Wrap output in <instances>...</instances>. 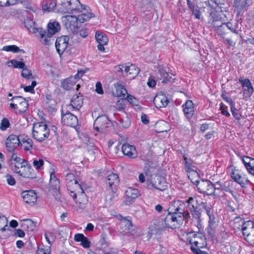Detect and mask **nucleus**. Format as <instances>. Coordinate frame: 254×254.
<instances>
[{
	"instance_id": "nucleus-35",
	"label": "nucleus",
	"mask_w": 254,
	"mask_h": 254,
	"mask_svg": "<svg viewBox=\"0 0 254 254\" xmlns=\"http://www.w3.org/2000/svg\"><path fill=\"white\" fill-rule=\"evenodd\" d=\"M115 91L113 94L114 96L118 97H125L127 94V90L125 86L120 84H115Z\"/></svg>"
},
{
	"instance_id": "nucleus-26",
	"label": "nucleus",
	"mask_w": 254,
	"mask_h": 254,
	"mask_svg": "<svg viewBox=\"0 0 254 254\" xmlns=\"http://www.w3.org/2000/svg\"><path fill=\"white\" fill-rule=\"evenodd\" d=\"M158 71L160 75V79H162V82L167 83L173 82L174 79L172 76H174L172 73L169 72L166 69L162 66L158 67Z\"/></svg>"
},
{
	"instance_id": "nucleus-48",
	"label": "nucleus",
	"mask_w": 254,
	"mask_h": 254,
	"mask_svg": "<svg viewBox=\"0 0 254 254\" xmlns=\"http://www.w3.org/2000/svg\"><path fill=\"white\" fill-rule=\"evenodd\" d=\"M28 101L24 98L23 101H21L20 104L18 107V110L19 112L24 113L26 111L28 107Z\"/></svg>"
},
{
	"instance_id": "nucleus-54",
	"label": "nucleus",
	"mask_w": 254,
	"mask_h": 254,
	"mask_svg": "<svg viewBox=\"0 0 254 254\" xmlns=\"http://www.w3.org/2000/svg\"><path fill=\"white\" fill-rule=\"evenodd\" d=\"M231 111L233 116L237 120H240L241 119V114L238 111L235 107V105L230 107Z\"/></svg>"
},
{
	"instance_id": "nucleus-24",
	"label": "nucleus",
	"mask_w": 254,
	"mask_h": 254,
	"mask_svg": "<svg viewBox=\"0 0 254 254\" xmlns=\"http://www.w3.org/2000/svg\"><path fill=\"white\" fill-rule=\"evenodd\" d=\"M123 154L129 158H135L137 154L135 147L128 144H124L122 147Z\"/></svg>"
},
{
	"instance_id": "nucleus-5",
	"label": "nucleus",
	"mask_w": 254,
	"mask_h": 254,
	"mask_svg": "<svg viewBox=\"0 0 254 254\" xmlns=\"http://www.w3.org/2000/svg\"><path fill=\"white\" fill-rule=\"evenodd\" d=\"M244 239L251 246H254V222L252 220L242 222L241 229Z\"/></svg>"
},
{
	"instance_id": "nucleus-46",
	"label": "nucleus",
	"mask_w": 254,
	"mask_h": 254,
	"mask_svg": "<svg viewBox=\"0 0 254 254\" xmlns=\"http://www.w3.org/2000/svg\"><path fill=\"white\" fill-rule=\"evenodd\" d=\"M6 64L8 66H10L11 65L13 66L14 68H20L22 69L25 66V64L20 61H17L15 60H11L10 61H8L6 62Z\"/></svg>"
},
{
	"instance_id": "nucleus-19",
	"label": "nucleus",
	"mask_w": 254,
	"mask_h": 254,
	"mask_svg": "<svg viewBox=\"0 0 254 254\" xmlns=\"http://www.w3.org/2000/svg\"><path fill=\"white\" fill-rule=\"evenodd\" d=\"M139 73V69L134 64H131L125 67V73L124 76L128 80L134 79Z\"/></svg>"
},
{
	"instance_id": "nucleus-6",
	"label": "nucleus",
	"mask_w": 254,
	"mask_h": 254,
	"mask_svg": "<svg viewBox=\"0 0 254 254\" xmlns=\"http://www.w3.org/2000/svg\"><path fill=\"white\" fill-rule=\"evenodd\" d=\"M81 4L79 0H61L59 10L61 12L72 14L78 11Z\"/></svg>"
},
{
	"instance_id": "nucleus-51",
	"label": "nucleus",
	"mask_w": 254,
	"mask_h": 254,
	"mask_svg": "<svg viewBox=\"0 0 254 254\" xmlns=\"http://www.w3.org/2000/svg\"><path fill=\"white\" fill-rule=\"evenodd\" d=\"M200 206H201L205 210L207 215L212 212V206L210 203L203 202L201 200Z\"/></svg>"
},
{
	"instance_id": "nucleus-47",
	"label": "nucleus",
	"mask_w": 254,
	"mask_h": 254,
	"mask_svg": "<svg viewBox=\"0 0 254 254\" xmlns=\"http://www.w3.org/2000/svg\"><path fill=\"white\" fill-rule=\"evenodd\" d=\"M8 220L3 215L0 213V230L4 232L5 227L7 226Z\"/></svg>"
},
{
	"instance_id": "nucleus-27",
	"label": "nucleus",
	"mask_w": 254,
	"mask_h": 254,
	"mask_svg": "<svg viewBox=\"0 0 254 254\" xmlns=\"http://www.w3.org/2000/svg\"><path fill=\"white\" fill-rule=\"evenodd\" d=\"M185 117L191 119L194 114V104L191 100H187L185 104L182 105Z\"/></svg>"
},
{
	"instance_id": "nucleus-2",
	"label": "nucleus",
	"mask_w": 254,
	"mask_h": 254,
	"mask_svg": "<svg viewBox=\"0 0 254 254\" xmlns=\"http://www.w3.org/2000/svg\"><path fill=\"white\" fill-rule=\"evenodd\" d=\"M184 219V215L182 212H174L169 213L166 215L164 220H159V227L160 229L165 227H168L172 229H175L179 227L183 223Z\"/></svg>"
},
{
	"instance_id": "nucleus-1",
	"label": "nucleus",
	"mask_w": 254,
	"mask_h": 254,
	"mask_svg": "<svg viewBox=\"0 0 254 254\" xmlns=\"http://www.w3.org/2000/svg\"><path fill=\"white\" fill-rule=\"evenodd\" d=\"M187 243L190 245V248L194 254H205L206 253L200 250L207 246L205 236L201 233L190 232L187 235Z\"/></svg>"
},
{
	"instance_id": "nucleus-8",
	"label": "nucleus",
	"mask_w": 254,
	"mask_h": 254,
	"mask_svg": "<svg viewBox=\"0 0 254 254\" xmlns=\"http://www.w3.org/2000/svg\"><path fill=\"white\" fill-rule=\"evenodd\" d=\"M119 177L116 174L112 173L108 176L107 183L108 184L109 187L111 189V194H107L105 199L106 200H112L113 197H115L116 196L115 191L114 190L116 189V187L119 184Z\"/></svg>"
},
{
	"instance_id": "nucleus-16",
	"label": "nucleus",
	"mask_w": 254,
	"mask_h": 254,
	"mask_svg": "<svg viewBox=\"0 0 254 254\" xmlns=\"http://www.w3.org/2000/svg\"><path fill=\"white\" fill-rule=\"evenodd\" d=\"M62 121L64 125L71 127H75L78 124L77 118L69 112L62 115Z\"/></svg>"
},
{
	"instance_id": "nucleus-32",
	"label": "nucleus",
	"mask_w": 254,
	"mask_h": 254,
	"mask_svg": "<svg viewBox=\"0 0 254 254\" xmlns=\"http://www.w3.org/2000/svg\"><path fill=\"white\" fill-rule=\"evenodd\" d=\"M40 31L38 32L37 33L40 34V41L46 45H49L51 44L52 43V36L53 35H51L49 33L47 34L46 31L44 30L42 28L40 29Z\"/></svg>"
},
{
	"instance_id": "nucleus-33",
	"label": "nucleus",
	"mask_w": 254,
	"mask_h": 254,
	"mask_svg": "<svg viewBox=\"0 0 254 254\" xmlns=\"http://www.w3.org/2000/svg\"><path fill=\"white\" fill-rule=\"evenodd\" d=\"M187 1L188 7L192 12V14L196 19H200L201 18V12L199 7L190 0H187Z\"/></svg>"
},
{
	"instance_id": "nucleus-10",
	"label": "nucleus",
	"mask_w": 254,
	"mask_h": 254,
	"mask_svg": "<svg viewBox=\"0 0 254 254\" xmlns=\"http://www.w3.org/2000/svg\"><path fill=\"white\" fill-rule=\"evenodd\" d=\"M231 177L236 182L238 183L242 187H245L249 182V180L245 175H243L240 171L234 166L229 168Z\"/></svg>"
},
{
	"instance_id": "nucleus-62",
	"label": "nucleus",
	"mask_w": 254,
	"mask_h": 254,
	"mask_svg": "<svg viewBox=\"0 0 254 254\" xmlns=\"http://www.w3.org/2000/svg\"><path fill=\"white\" fill-rule=\"evenodd\" d=\"M209 217V226L211 228L214 227L215 225V217L213 214V212L207 215Z\"/></svg>"
},
{
	"instance_id": "nucleus-31",
	"label": "nucleus",
	"mask_w": 254,
	"mask_h": 254,
	"mask_svg": "<svg viewBox=\"0 0 254 254\" xmlns=\"http://www.w3.org/2000/svg\"><path fill=\"white\" fill-rule=\"evenodd\" d=\"M74 240L75 242H80L81 245L84 248H88L90 247V241L82 234H76L74 235Z\"/></svg>"
},
{
	"instance_id": "nucleus-61",
	"label": "nucleus",
	"mask_w": 254,
	"mask_h": 254,
	"mask_svg": "<svg viewBox=\"0 0 254 254\" xmlns=\"http://www.w3.org/2000/svg\"><path fill=\"white\" fill-rule=\"evenodd\" d=\"M5 178L7 183L10 186H14L16 184L15 179L10 175L7 174L5 175Z\"/></svg>"
},
{
	"instance_id": "nucleus-22",
	"label": "nucleus",
	"mask_w": 254,
	"mask_h": 254,
	"mask_svg": "<svg viewBox=\"0 0 254 254\" xmlns=\"http://www.w3.org/2000/svg\"><path fill=\"white\" fill-rule=\"evenodd\" d=\"M153 102L158 108L165 107L169 103V100L165 94H158L154 98Z\"/></svg>"
},
{
	"instance_id": "nucleus-18",
	"label": "nucleus",
	"mask_w": 254,
	"mask_h": 254,
	"mask_svg": "<svg viewBox=\"0 0 254 254\" xmlns=\"http://www.w3.org/2000/svg\"><path fill=\"white\" fill-rule=\"evenodd\" d=\"M111 124V123L108 117L105 116H99L95 121L94 127L95 128L99 131L106 127H108Z\"/></svg>"
},
{
	"instance_id": "nucleus-43",
	"label": "nucleus",
	"mask_w": 254,
	"mask_h": 254,
	"mask_svg": "<svg viewBox=\"0 0 254 254\" xmlns=\"http://www.w3.org/2000/svg\"><path fill=\"white\" fill-rule=\"evenodd\" d=\"M235 7L239 13L245 10L247 5V0H235L234 2Z\"/></svg>"
},
{
	"instance_id": "nucleus-45",
	"label": "nucleus",
	"mask_w": 254,
	"mask_h": 254,
	"mask_svg": "<svg viewBox=\"0 0 254 254\" xmlns=\"http://www.w3.org/2000/svg\"><path fill=\"white\" fill-rule=\"evenodd\" d=\"M2 50L6 52H11L13 53H17L18 52H22L24 53L25 52L23 50L19 49L18 47L16 45H7L3 47Z\"/></svg>"
},
{
	"instance_id": "nucleus-39",
	"label": "nucleus",
	"mask_w": 254,
	"mask_h": 254,
	"mask_svg": "<svg viewBox=\"0 0 254 254\" xmlns=\"http://www.w3.org/2000/svg\"><path fill=\"white\" fill-rule=\"evenodd\" d=\"M25 26L29 30L30 32L33 33H37L38 32L40 31L41 28H37L34 26V21L30 18H26L24 20Z\"/></svg>"
},
{
	"instance_id": "nucleus-11",
	"label": "nucleus",
	"mask_w": 254,
	"mask_h": 254,
	"mask_svg": "<svg viewBox=\"0 0 254 254\" xmlns=\"http://www.w3.org/2000/svg\"><path fill=\"white\" fill-rule=\"evenodd\" d=\"M150 184L154 189L160 191L165 190L168 187L165 179L158 175L152 176Z\"/></svg>"
},
{
	"instance_id": "nucleus-49",
	"label": "nucleus",
	"mask_w": 254,
	"mask_h": 254,
	"mask_svg": "<svg viewBox=\"0 0 254 254\" xmlns=\"http://www.w3.org/2000/svg\"><path fill=\"white\" fill-rule=\"evenodd\" d=\"M45 238L49 244H52L55 239V234L51 231H47L45 233Z\"/></svg>"
},
{
	"instance_id": "nucleus-13",
	"label": "nucleus",
	"mask_w": 254,
	"mask_h": 254,
	"mask_svg": "<svg viewBox=\"0 0 254 254\" xmlns=\"http://www.w3.org/2000/svg\"><path fill=\"white\" fill-rule=\"evenodd\" d=\"M239 82L242 84L244 98L245 99L250 98L254 91V87L251 81L248 78H240Z\"/></svg>"
},
{
	"instance_id": "nucleus-30",
	"label": "nucleus",
	"mask_w": 254,
	"mask_h": 254,
	"mask_svg": "<svg viewBox=\"0 0 254 254\" xmlns=\"http://www.w3.org/2000/svg\"><path fill=\"white\" fill-rule=\"evenodd\" d=\"M83 104L82 97L79 93L72 96L70 102V106L74 110H78L82 107Z\"/></svg>"
},
{
	"instance_id": "nucleus-58",
	"label": "nucleus",
	"mask_w": 254,
	"mask_h": 254,
	"mask_svg": "<svg viewBox=\"0 0 254 254\" xmlns=\"http://www.w3.org/2000/svg\"><path fill=\"white\" fill-rule=\"evenodd\" d=\"M126 100L133 106H137L138 105V101L137 99L132 95H127Z\"/></svg>"
},
{
	"instance_id": "nucleus-42",
	"label": "nucleus",
	"mask_w": 254,
	"mask_h": 254,
	"mask_svg": "<svg viewBox=\"0 0 254 254\" xmlns=\"http://www.w3.org/2000/svg\"><path fill=\"white\" fill-rule=\"evenodd\" d=\"M74 77L67 78L62 82V87L65 90H69L73 88L75 83Z\"/></svg>"
},
{
	"instance_id": "nucleus-57",
	"label": "nucleus",
	"mask_w": 254,
	"mask_h": 254,
	"mask_svg": "<svg viewBox=\"0 0 254 254\" xmlns=\"http://www.w3.org/2000/svg\"><path fill=\"white\" fill-rule=\"evenodd\" d=\"M36 85V82L35 81H33L32 82L31 85L26 86H22L21 87L23 88L25 92L33 93V92H34V88Z\"/></svg>"
},
{
	"instance_id": "nucleus-59",
	"label": "nucleus",
	"mask_w": 254,
	"mask_h": 254,
	"mask_svg": "<svg viewBox=\"0 0 254 254\" xmlns=\"http://www.w3.org/2000/svg\"><path fill=\"white\" fill-rule=\"evenodd\" d=\"M116 108L119 111H122L125 109V101L124 100H118L116 104Z\"/></svg>"
},
{
	"instance_id": "nucleus-9",
	"label": "nucleus",
	"mask_w": 254,
	"mask_h": 254,
	"mask_svg": "<svg viewBox=\"0 0 254 254\" xmlns=\"http://www.w3.org/2000/svg\"><path fill=\"white\" fill-rule=\"evenodd\" d=\"M78 10V11L73 12L72 14L76 15L79 23H83L88 21L93 16L90 9L86 5L81 4Z\"/></svg>"
},
{
	"instance_id": "nucleus-4",
	"label": "nucleus",
	"mask_w": 254,
	"mask_h": 254,
	"mask_svg": "<svg viewBox=\"0 0 254 254\" xmlns=\"http://www.w3.org/2000/svg\"><path fill=\"white\" fill-rule=\"evenodd\" d=\"M201 200V197L198 195L190 197L187 200L188 206L190 207L192 217L197 222L200 220L201 216L200 208L199 207H200Z\"/></svg>"
},
{
	"instance_id": "nucleus-52",
	"label": "nucleus",
	"mask_w": 254,
	"mask_h": 254,
	"mask_svg": "<svg viewBox=\"0 0 254 254\" xmlns=\"http://www.w3.org/2000/svg\"><path fill=\"white\" fill-rule=\"evenodd\" d=\"M10 126V123L8 120L6 118H3L0 124V130L4 131L5 130Z\"/></svg>"
},
{
	"instance_id": "nucleus-12",
	"label": "nucleus",
	"mask_w": 254,
	"mask_h": 254,
	"mask_svg": "<svg viewBox=\"0 0 254 254\" xmlns=\"http://www.w3.org/2000/svg\"><path fill=\"white\" fill-rule=\"evenodd\" d=\"M20 140L18 136L15 134L9 135L5 140L6 150L11 153H13L15 149L20 145Z\"/></svg>"
},
{
	"instance_id": "nucleus-64",
	"label": "nucleus",
	"mask_w": 254,
	"mask_h": 254,
	"mask_svg": "<svg viewBox=\"0 0 254 254\" xmlns=\"http://www.w3.org/2000/svg\"><path fill=\"white\" fill-rule=\"evenodd\" d=\"M95 91L99 94H103L104 93L102 84L100 82L98 81L95 85Z\"/></svg>"
},
{
	"instance_id": "nucleus-17",
	"label": "nucleus",
	"mask_w": 254,
	"mask_h": 254,
	"mask_svg": "<svg viewBox=\"0 0 254 254\" xmlns=\"http://www.w3.org/2000/svg\"><path fill=\"white\" fill-rule=\"evenodd\" d=\"M23 201L27 204L34 205L37 200L36 193L33 190L23 191L21 193Z\"/></svg>"
},
{
	"instance_id": "nucleus-40",
	"label": "nucleus",
	"mask_w": 254,
	"mask_h": 254,
	"mask_svg": "<svg viewBox=\"0 0 254 254\" xmlns=\"http://www.w3.org/2000/svg\"><path fill=\"white\" fill-rule=\"evenodd\" d=\"M20 144L23 149L26 151L30 150L33 148L32 140L27 136L21 139Z\"/></svg>"
},
{
	"instance_id": "nucleus-55",
	"label": "nucleus",
	"mask_w": 254,
	"mask_h": 254,
	"mask_svg": "<svg viewBox=\"0 0 254 254\" xmlns=\"http://www.w3.org/2000/svg\"><path fill=\"white\" fill-rule=\"evenodd\" d=\"M21 75L27 79H33V76L32 74V73L30 70L24 67L22 68V71L21 72Z\"/></svg>"
},
{
	"instance_id": "nucleus-21",
	"label": "nucleus",
	"mask_w": 254,
	"mask_h": 254,
	"mask_svg": "<svg viewBox=\"0 0 254 254\" xmlns=\"http://www.w3.org/2000/svg\"><path fill=\"white\" fill-rule=\"evenodd\" d=\"M49 185L50 186V190L52 191L54 195H57L60 189V181L56 178L54 171L50 173Z\"/></svg>"
},
{
	"instance_id": "nucleus-53",
	"label": "nucleus",
	"mask_w": 254,
	"mask_h": 254,
	"mask_svg": "<svg viewBox=\"0 0 254 254\" xmlns=\"http://www.w3.org/2000/svg\"><path fill=\"white\" fill-rule=\"evenodd\" d=\"M119 126L120 127L126 128L130 126V122L128 118L121 119L119 121Z\"/></svg>"
},
{
	"instance_id": "nucleus-38",
	"label": "nucleus",
	"mask_w": 254,
	"mask_h": 254,
	"mask_svg": "<svg viewBox=\"0 0 254 254\" xmlns=\"http://www.w3.org/2000/svg\"><path fill=\"white\" fill-rule=\"evenodd\" d=\"M121 226L122 229L123 230L122 233H123L124 234L132 233L133 226L130 221L128 220H124L122 221Z\"/></svg>"
},
{
	"instance_id": "nucleus-20",
	"label": "nucleus",
	"mask_w": 254,
	"mask_h": 254,
	"mask_svg": "<svg viewBox=\"0 0 254 254\" xmlns=\"http://www.w3.org/2000/svg\"><path fill=\"white\" fill-rule=\"evenodd\" d=\"M95 38L98 43L97 46L98 50L101 52H104V46L108 43V38L103 33L97 31L95 33Z\"/></svg>"
},
{
	"instance_id": "nucleus-23",
	"label": "nucleus",
	"mask_w": 254,
	"mask_h": 254,
	"mask_svg": "<svg viewBox=\"0 0 254 254\" xmlns=\"http://www.w3.org/2000/svg\"><path fill=\"white\" fill-rule=\"evenodd\" d=\"M140 195L138 190L136 189L128 188L126 191V203L127 205L130 204L132 202L138 197Z\"/></svg>"
},
{
	"instance_id": "nucleus-34",
	"label": "nucleus",
	"mask_w": 254,
	"mask_h": 254,
	"mask_svg": "<svg viewBox=\"0 0 254 254\" xmlns=\"http://www.w3.org/2000/svg\"><path fill=\"white\" fill-rule=\"evenodd\" d=\"M66 183L67 188L74 185L75 188H78L81 189V186L78 184L77 180L75 179L74 175L72 173H67L65 176Z\"/></svg>"
},
{
	"instance_id": "nucleus-41",
	"label": "nucleus",
	"mask_w": 254,
	"mask_h": 254,
	"mask_svg": "<svg viewBox=\"0 0 254 254\" xmlns=\"http://www.w3.org/2000/svg\"><path fill=\"white\" fill-rule=\"evenodd\" d=\"M210 17L211 24L213 27L219 25L217 24L218 22H219L220 24H221V23H223L222 22V17L220 16L219 14L217 11H212L210 13Z\"/></svg>"
},
{
	"instance_id": "nucleus-25",
	"label": "nucleus",
	"mask_w": 254,
	"mask_h": 254,
	"mask_svg": "<svg viewBox=\"0 0 254 254\" xmlns=\"http://www.w3.org/2000/svg\"><path fill=\"white\" fill-rule=\"evenodd\" d=\"M185 161V168L188 173V177L190 178V174L197 175V168L193 164V161L190 158L184 156Z\"/></svg>"
},
{
	"instance_id": "nucleus-63",
	"label": "nucleus",
	"mask_w": 254,
	"mask_h": 254,
	"mask_svg": "<svg viewBox=\"0 0 254 254\" xmlns=\"http://www.w3.org/2000/svg\"><path fill=\"white\" fill-rule=\"evenodd\" d=\"M50 250L49 248H38L37 251V254H50Z\"/></svg>"
},
{
	"instance_id": "nucleus-15",
	"label": "nucleus",
	"mask_w": 254,
	"mask_h": 254,
	"mask_svg": "<svg viewBox=\"0 0 254 254\" xmlns=\"http://www.w3.org/2000/svg\"><path fill=\"white\" fill-rule=\"evenodd\" d=\"M69 40V37L62 36L58 37L55 42L57 51L60 55H62L66 49Z\"/></svg>"
},
{
	"instance_id": "nucleus-7",
	"label": "nucleus",
	"mask_w": 254,
	"mask_h": 254,
	"mask_svg": "<svg viewBox=\"0 0 254 254\" xmlns=\"http://www.w3.org/2000/svg\"><path fill=\"white\" fill-rule=\"evenodd\" d=\"M62 21L66 28L72 33L76 32L78 29V19L75 14L63 16Z\"/></svg>"
},
{
	"instance_id": "nucleus-56",
	"label": "nucleus",
	"mask_w": 254,
	"mask_h": 254,
	"mask_svg": "<svg viewBox=\"0 0 254 254\" xmlns=\"http://www.w3.org/2000/svg\"><path fill=\"white\" fill-rule=\"evenodd\" d=\"M33 167L37 169H40L44 164V161L42 159H34L32 163Z\"/></svg>"
},
{
	"instance_id": "nucleus-37",
	"label": "nucleus",
	"mask_w": 254,
	"mask_h": 254,
	"mask_svg": "<svg viewBox=\"0 0 254 254\" xmlns=\"http://www.w3.org/2000/svg\"><path fill=\"white\" fill-rule=\"evenodd\" d=\"M61 29L60 24L56 21H50L48 24V33L53 35Z\"/></svg>"
},
{
	"instance_id": "nucleus-60",
	"label": "nucleus",
	"mask_w": 254,
	"mask_h": 254,
	"mask_svg": "<svg viewBox=\"0 0 254 254\" xmlns=\"http://www.w3.org/2000/svg\"><path fill=\"white\" fill-rule=\"evenodd\" d=\"M220 109L222 114L228 117L230 116V114L228 111V107L223 103L220 104Z\"/></svg>"
},
{
	"instance_id": "nucleus-28",
	"label": "nucleus",
	"mask_w": 254,
	"mask_h": 254,
	"mask_svg": "<svg viewBox=\"0 0 254 254\" xmlns=\"http://www.w3.org/2000/svg\"><path fill=\"white\" fill-rule=\"evenodd\" d=\"M248 171L254 176V159L249 156H240Z\"/></svg>"
},
{
	"instance_id": "nucleus-44",
	"label": "nucleus",
	"mask_w": 254,
	"mask_h": 254,
	"mask_svg": "<svg viewBox=\"0 0 254 254\" xmlns=\"http://www.w3.org/2000/svg\"><path fill=\"white\" fill-rule=\"evenodd\" d=\"M25 162H26L22 159V161L10 163V168L14 172L19 174V171L21 170Z\"/></svg>"
},
{
	"instance_id": "nucleus-36",
	"label": "nucleus",
	"mask_w": 254,
	"mask_h": 254,
	"mask_svg": "<svg viewBox=\"0 0 254 254\" xmlns=\"http://www.w3.org/2000/svg\"><path fill=\"white\" fill-rule=\"evenodd\" d=\"M56 5L54 0H45L42 4V10L44 12H51L55 8Z\"/></svg>"
},
{
	"instance_id": "nucleus-29",
	"label": "nucleus",
	"mask_w": 254,
	"mask_h": 254,
	"mask_svg": "<svg viewBox=\"0 0 254 254\" xmlns=\"http://www.w3.org/2000/svg\"><path fill=\"white\" fill-rule=\"evenodd\" d=\"M20 176L24 178H32L34 177V170L26 162L23 166L21 170L19 171Z\"/></svg>"
},
{
	"instance_id": "nucleus-14",
	"label": "nucleus",
	"mask_w": 254,
	"mask_h": 254,
	"mask_svg": "<svg viewBox=\"0 0 254 254\" xmlns=\"http://www.w3.org/2000/svg\"><path fill=\"white\" fill-rule=\"evenodd\" d=\"M197 188L200 192L207 195L214 194V187L209 180H202L198 183Z\"/></svg>"
},
{
	"instance_id": "nucleus-50",
	"label": "nucleus",
	"mask_w": 254,
	"mask_h": 254,
	"mask_svg": "<svg viewBox=\"0 0 254 254\" xmlns=\"http://www.w3.org/2000/svg\"><path fill=\"white\" fill-rule=\"evenodd\" d=\"M214 28L219 35H223L226 33L225 23H221Z\"/></svg>"
},
{
	"instance_id": "nucleus-3",
	"label": "nucleus",
	"mask_w": 254,
	"mask_h": 254,
	"mask_svg": "<svg viewBox=\"0 0 254 254\" xmlns=\"http://www.w3.org/2000/svg\"><path fill=\"white\" fill-rule=\"evenodd\" d=\"M50 133L48 126L44 122L37 123L33 127V137L38 141L47 139Z\"/></svg>"
}]
</instances>
